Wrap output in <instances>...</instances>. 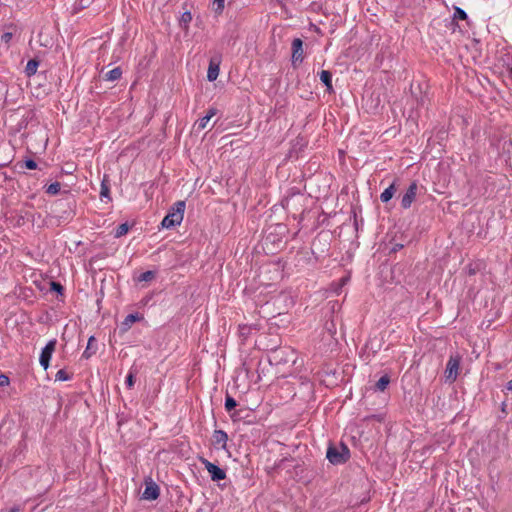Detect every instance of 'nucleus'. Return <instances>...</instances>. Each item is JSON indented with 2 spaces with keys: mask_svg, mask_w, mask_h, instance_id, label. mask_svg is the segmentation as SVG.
Returning <instances> with one entry per match:
<instances>
[{
  "mask_svg": "<svg viewBox=\"0 0 512 512\" xmlns=\"http://www.w3.org/2000/svg\"><path fill=\"white\" fill-rule=\"evenodd\" d=\"M50 290L56 292L59 295H63L64 287L60 282L51 281L50 282Z\"/></svg>",
  "mask_w": 512,
  "mask_h": 512,
  "instance_id": "29",
  "label": "nucleus"
},
{
  "mask_svg": "<svg viewBox=\"0 0 512 512\" xmlns=\"http://www.w3.org/2000/svg\"><path fill=\"white\" fill-rule=\"evenodd\" d=\"M321 82L325 85L326 91L331 94L334 92L332 85V73L328 70H322L319 73Z\"/></svg>",
  "mask_w": 512,
  "mask_h": 512,
  "instance_id": "13",
  "label": "nucleus"
},
{
  "mask_svg": "<svg viewBox=\"0 0 512 512\" xmlns=\"http://www.w3.org/2000/svg\"><path fill=\"white\" fill-rule=\"evenodd\" d=\"M214 11L216 14H221L225 7V0H213Z\"/></svg>",
  "mask_w": 512,
  "mask_h": 512,
  "instance_id": "31",
  "label": "nucleus"
},
{
  "mask_svg": "<svg viewBox=\"0 0 512 512\" xmlns=\"http://www.w3.org/2000/svg\"><path fill=\"white\" fill-rule=\"evenodd\" d=\"M506 389L509 390V391H512V379L507 382Z\"/></svg>",
  "mask_w": 512,
  "mask_h": 512,
  "instance_id": "41",
  "label": "nucleus"
},
{
  "mask_svg": "<svg viewBox=\"0 0 512 512\" xmlns=\"http://www.w3.org/2000/svg\"><path fill=\"white\" fill-rule=\"evenodd\" d=\"M403 247L402 244H395V246L392 248V252H396L398 251L399 249H401Z\"/></svg>",
  "mask_w": 512,
  "mask_h": 512,
  "instance_id": "40",
  "label": "nucleus"
},
{
  "mask_svg": "<svg viewBox=\"0 0 512 512\" xmlns=\"http://www.w3.org/2000/svg\"><path fill=\"white\" fill-rule=\"evenodd\" d=\"M7 92H8L7 84L0 81V106H2V107H4V105H5Z\"/></svg>",
  "mask_w": 512,
  "mask_h": 512,
  "instance_id": "27",
  "label": "nucleus"
},
{
  "mask_svg": "<svg viewBox=\"0 0 512 512\" xmlns=\"http://www.w3.org/2000/svg\"><path fill=\"white\" fill-rule=\"evenodd\" d=\"M326 458L333 465L344 464L350 459V450L343 442H340L338 446L330 444L327 448Z\"/></svg>",
  "mask_w": 512,
  "mask_h": 512,
  "instance_id": "2",
  "label": "nucleus"
},
{
  "mask_svg": "<svg viewBox=\"0 0 512 512\" xmlns=\"http://www.w3.org/2000/svg\"><path fill=\"white\" fill-rule=\"evenodd\" d=\"M325 329L329 332L331 336L336 333V325L333 321L326 322Z\"/></svg>",
  "mask_w": 512,
  "mask_h": 512,
  "instance_id": "36",
  "label": "nucleus"
},
{
  "mask_svg": "<svg viewBox=\"0 0 512 512\" xmlns=\"http://www.w3.org/2000/svg\"><path fill=\"white\" fill-rule=\"evenodd\" d=\"M129 229L130 225L127 222L120 224L114 231V237L120 238L124 236L125 234L128 233Z\"/></svg>",
  "mask_w": 512,
  "mask_h": 512,
  "instance_id": "21",
  "label": "nucleus"
},
{
  "mask_svg": "<svg viewBox=\"0 0 512 512\" xmlns=\"http://www.w3.org/2000/svg\"><path fill=\"white\" fill-rule=\"evenodd\" d=\"M55 206L58 210H61L63 214L67 213V211L71 213L73 207L75 206V200L70 197L67 199H61L55 203Z\"/></svg>",
  "mask_w": 512,
  "mask_h": 512,
  "instance_id": "12",
  "label": "nucleus"
},
{
  "mask_svg": "<svg viewBox=\"0 0 512 512\" xmlns=\"http://www.w3.org/2000/svg\"><path fill=\"white\" fill-rule=\"evenodd\" d=\"M191 20H192L191 12H189V11L184 12L181 15V18H180V21H179L180 26L185 28V29H187L189 23L191 22Z\"/></svg>",
  "mask_w": 512,
  "mask_h": 512,
  "instance_id": "26",
  "label": "nucleus"
},
{
  "mask_svg": "<svg viewBox=\"0 0 512 512\" xmlns=\"http://www.w3.org/2000/svg\"><path fill=\"white\" fill-rule=\"evenodd\" d=\"M219 75V64L215 63L213 60L210 61L208 71H207V79L212 82L217 79Z\"/></svg>",
  "mask_w": 512,
  "mask_h": 512,
  "instance_id": "16",
  "label": "nucleus"
},
{
  "mask_svg": "<svg viewBox=\"0 0 512 512\" xmlns=\"http://www.w3.org/2000/svg\"><path fill=\"white\" fill-rule=\"evenodd\" d=\"M27 449V444L24 439L19 441L18 445L15 447L12 457L15 459L18 455L22 454Z\"/></svg>",
  "mask_w": 512,
  "mask_h": 512,
  "instance_id": "25",
  "label": "nucleus"
},
{
  "mask_svg": "<svg viewBox=\"0 0 512 512\" xmlns=\"http://www.w3.org/2000/svg\"><path fill=\"white\" fill-rule=\"evenodd\" d=\"M250 332H251V326H248L246 324L239 325V334H240V337L243 338V340H246L248 338V336L250 335Z\"/></svg>",
  "mask_w": 512,
  "mask_h": 512,
  "instance_id": "30",
  "label": "nucleus"
},
{
  "mask_svg": "<svg viewBox=\"0 0 512 512\" xmlns=\"http://www.w3.org/2000/svg\"><path fill=\"white\" fill-rule=\"evenodd\" d=\"M199 461L204 465L205 469L210 474L212 481L218 482L226 478V471L220 468L218 465L208 461L204 457H200Z\"/></svg>",
  "mask_w": 512,
  "mask_h": 512,
  "instance_id": "4",
  "label": "nucleus"
},
{
  "mask_svg": "<svg viewBox=\"0 0 512 512\" xmlns=\"http://www.w3.org/2000/svg\"><path fill=\"white\" fill-rule=\"evenodd\" d=\"M467 17H468L467 13L463 9H461L459 7L455 8V12H454L455 19L465 20V19H467Z\"/></svg>",
  "mask_w": 512,
  "mask_h": 512,
  "instance_id": "33",
  "label": "nucleus"
},
{
  "mask_svg": "<svg viewBox=\"0 0 512 512\" xmlns=\"http://www.w3.org/2000/svg\"><path fill=\"white\" fill-rule=\"evenodd\" d=\"M217 113V109L216 108H210L206 114V116L211 119L213 116H215Z\"/></svg>",
  "mask_w": 512,
  "mask_h": 512,
  "instance_id": "39",
  "label": "nucleus"
},
{
  "mask_svg": "<svg viewBox=\"0 0 512 512\" xmlns=\"http://www.w3.org/2000/svg\"><path fill=\"white\" fill-rule=\"evenodd\" d=\"M9 512H19V509L17 507H13L9 510Z\"/></svg>",
  "mask_w": 512,
  "mask_h": 512,
  "instance_id": "42",
  "label": "nucleus"
},
{
  "mask_svg": "<svg viewBox=\"0 0 512 512\" xmlns=\"http://www.w3.org/2000/svg\"><path fill=\"white\" fill-rule=\"evenodd\" d=\"M396 190H397V189H396V187H395V184H394V183H392L388 188H386V189L381 193V195H380V200H381L383 203H387V202H389V201L393 198V196H394V194H395Z\"/></svg>",
  "mask_w": 512,
  "mask_h": 512,
  "instance_id": "17",
  "label": "nucleus"
},
{
  "mask_svg": "<svg viewBox=\"0 0 512 512\" xmlns=\"http://www.w3.org/2000/svg\"><path fill=\"white\" fill-rule=\"evenodd\" d=\"M390 383V377L385 374L376 382L375 390L383 392Z\"/></svg>",
  "mask_w": 512,
  "mask_h": 512,
  "instance_id": "20",
  "label": "nucleus"
},
{
  "mask_svg": "<svg viewBox=\"0 0 512 512\" xmlns=\"http://www.w3.org/2000/svg\"><path fill=\"white\" fill-rule=\"evenodd\" d=\"M155 277H156V273L154 271L149 270V271L141 273L137 277V281L138 282H149V281H152Z\"/></svg>",
  "mask_w": 512,
  "mask_h": 512,
  "instance_id": "23",
  "label": "nucleus"
},
{
  "mask_svg": "<svg viewBox=\"0 0 512 512\" xmlns=\"http://www.w3.org/2000/svg\"><path fill=\"white\" fill-rule=\"evenodd\" d=\"M185 206V201L182 200L174 203L173 206L169 209L167 215L163 218L161 227L165 229H171L180 225L183 221Z\"/></svg>",
  "mask_w": 512,
  "mask_h": 512,
  "instance_id": "1",
  "label": "nucleus"
},
{
  "mask_svg": "<svg viewBox=\"0 0 512 512\" xmlns=\"http://www.w3.org/2000/svg\"><path fill=\"white\" fill-rule=\"evenodd\" d=\"M511 73H512V67H511Z\"/></svg>",
  "mask_w": 512,
  "mask_h": 512,
  "instance_id": "44",
  "label": "nucleus"
},
{
  "mask_svg": "<svg viewBox=\"0 0 512 512\" xmlns=\"http://www.w3.org/2000/svg\"><path fill=\"white\" fill-rule=\"evenodd\" d=\"M56 345H57V340L52 339L47 342V344L41 351V354L39 357V362H40V365L44 368V370H47L50 365V360H51L52 354L54 353V351L56 349Z\"/></svg>",
  "mask_w": 512,
  "mask_h": 512,
  "instance_id": "5",
  "label": "nucleus"
},
{
  "mask_svg": "<svg viewBox=\"0 0 512 512\" xmlns=\"http://www.w3.org/2000/svg\"><path fill=\"white\" fill-rule=\"evenodd\" d=\"M12 37H13V34L11 32H4L0 36V42L1 43H5L6 44V48H8L9 47V43H10Z\"/></svg>",
  "mask_w": 512,
  "mask_h": 512,
  "instance_id": "34",
  "label": "nucleus"
},
{
  "mask_svg": "<svg viewBox=\"0 0 512 512\" xmlns=\"http://www.w3.org/2000/svg\"><path fill=\"white\" fill-rule=\"evenodd\" d=\"M60 189H61V185L59 182H54V183H51L47 188H46V193L50 194V195H56L60 192Z\"/></svg>",
  "mask_w": 512,
  "mask_h": 512,
  "instance_id": "28",
  "label": "nucleus"
},
{
  "mask_svg": "<svg viewBox=\"0 0 512 512\" xmlns=\"http://www.w3.org/2000/svg\"><path fill=\"white\" fill-rule=\"evenodd\" d=\"M55 378L58 381H68L71 379V375H69L64 369H60L56 373Z\"/></svg>",
  "mask_w": 512,
  "mask_h": 512,
  "instance_id": "32",
  "label": "nucleus"
},
{
  "mask_svg": "<svg viewBox=\"0 0 512 512\" xmlns=\"http://www.w3.org/2000/svg\"><path fill=\"white\" fill-rule=\"evenodd\" d=\"M143 319V315L138 312L128 314L119 326V334H125L135 322H139Z\"/></svg>",
  "mask_w": 512,
  "mask_h": 512,
  "instance_id": "10",
  "label": "nucleus"
},
{
  "mask_svg": "<svg viewBox=\"0 0 512 512\" xmlns=\"http://www.w3.org/2000/svg\"><path fill=\"white\" fill-rule=\"evenodd\" d=\"M417 190H418V185H417L416 181H413L407 188L405 194L402 196L401 207L403 209H408L411 207L413 201L416 198Z\"/></svg>",
  "mask_w": 512,
  "mask_h": 512,
  "instance_id": "8",
  "label": "nucleus"
},
{
  "mask_svg": "<svg viewBox=\"0 0 512 512\" xmlns=\"http://www.w3.org/2000/svg\"><path fill=\"white\" fill-rule=\"evenodd\" d=\"M136 374H137V371L131 369L129 371L128 375L126 376L125 384H126L128 389H132L133 388V386L135 384V380H136Z\"/></svg>",
  "mask_w": 512,
  "mask_h": 512,
  "instance_id": "24",
  "label": "nucleus"
},
{
  "mask_svg": "<svg viewBox=\"0 0 512 512\" xmlns=\"http://www.w3.org/2000/svg\"><path fill=\"white\" fill-rule=\"evenodd\" d=\"M209 121L210 119L205 115L196 122L197 128L199 130L205 129Z\"/></svg>",
  "mask_w": 512,
  "mask_h": 512,
  "instance_id": "35",
  "label": "nucleus"
},
{
  "mask_svg": "<svg viewBox=\"0 0 512 512\" xmlns=\"http://www.w3.org/2000/svg\"><path fill=\"white\" fill-rule=\"evenodd\" d=\"M303 59V41L300 38H295L292 41V65L295 67L296 63H302Z\"/></svg>",
  "mask_w": 512,
  "mask_h": 512,
  "instance_id": "9",
  "label": "nucleus"
},
{
  "mask_svg": "<svg viewBox=\"0 0 512 512\" xmlns=\"http://www.w3.org/2000/svg\"><path fill=\"white\" fill-rule=\"evenodd\" d=\"M295 362V352L289 347L274 349L269 354V363L272 365H285Z\"/></svg>",
  "mask_w": 512,
  "mask_h": 512,
  "instance_id": "3",
  "label": "nucleus"
},
{
  "mask_svg": "<svg viewBox=\"0 0 512 512\" xmlns=\"http://www.w3.org/2000/svg\"><path fill=\"white\" fill-rule=\"evenodd\" d=\"M24 165H25V167H26L27 169H29V170H34V169H36V168H37V163H36V161H35V160H33V159H30V158H28V159H26V160L24 161Z\"/></svg>",
  "mask_w": 512,
  "mask_h": 512,
  "instance_id": "37",
  "label": "nucleus"
},
{
  "mask_svg": "<svg viewBox=\"0 0 512 512\" xmlns=\"http://www.w3.org/2000/svg\"><path fill=\"white\" fill-rule=\"evenodd\" d=\"M97 346H96V339L94 336H91L88 339L87 347L85 351L82 354V357L85 359H89L92 355L96 353Z\"/></svg>",
  "mask_w": 512,
  "mask_h": 512,
  "instance_id": "15",
  "label": "nucleus"
},
{
  "mask_svg": "<svg viewBox=\"0 0 512 512\" xmlns=\"http://www.w3.org/2000/svg\"><path fill=\"white\" fill-rule=\"evenodd\" d=\"M100 198L101 200L106 199V202H110L112 200L110 196V186L107 175L104 176L101 182Z\"/></svg>",
  "mask_w": 512,
  "mask_h": 512,
  "instance_id": "14",
  "label": "nucleus"
},
{
  "mask_svg": "<svg viewBox=\"0 0 512 512\" xmlns=\"http://www.w3.org/2000/svg\"><path fill=\"white\" fill-rule=\"evenodd\" d=\"M460 360L461 358L459 356H451L449 358L445 369V377L447 381L452 383L456 380L460 367Z\"/></svg>",
  "mask_w": 512,
  "mask_h": 512,
  "instance_id": "6",
  "label": "nucleus"
},
{
  "mask_svg": "<svg viewBox=\"0 0 512 512\" xmlns=\"http://www.w3.org/2000/svg\"><path fill=\"white\" fill-rule=\"evenodd\" d=\"M122 76V70L120 67H115L114 69L108 71L105 76H104V79L105 80H108V81H116L118 79H120Z\"/></svg>",
  "mask_w": 512,
  "mask_h": 512,
  "instance_id": "19",
  "label": "nucleus"
},
{
  "mask_svg": "<svg viewBox=\"0 0 512 512\" xmlns=\"http://www.w3.org/2000/svg\"><path fill=\"white\" fill-rule=\"evenodd\" d=\"M237 405H238L237 401L229 394H226L225 403H224L226 411L231 412L232 410H234L237 407Z\"/></svg>",
  "mask_w": 512,
  "mask_h": 512,
  "instance_id": "22",
  "label": "nucleus"
},
{
  "mask_svg": "<svg viewBox=\"0 0 512 512\" xmlns=\"http://www.w3.org/2000/svg\"><path fill=\"white\" fill-rule=\"evenodd\" d=\"M227 440H228V435L225 431L215 430L213 432L212 443L217 448L226 450L227 449Z\"/></svg>",
  "mask_w": 512,
  "mask_h": 512,
  "instance_id": "11",
  "label": "nucleus"
},
{
  "mask_svg": "<svg viewBox=\"0 0 512 512\" xmlns=\"http://www.w3.org/2000/svg\"><path fill=\"white\" fill-rule=\"evenodd\" d=\"M10 384V379L5 374H0V387H5Z\"/></svg>",
  "mask_w": 512,
  "mask_h": 512,
  "instance_id": "38",
  "label": "nucleus"
},
{
  "mask_svg": "<svg viewBox=\"0 0 512 512\" xmlns=\"http://www.w3.org/2000/svg\"><path fill=\"white\" fill-rule=\"evenodd\" d=\"M160 495L159 486L151 479L148 478L145 480V489L142 493V499L144 500H156Z\"/></svg>",
  "mask_w": 512,
  "mask_h": 512,
  "instance_id": "7",
  "label": "nucleus"
},
{
  "mask_svg": "<svg viewBox=\"0 0 512 512\" xmlns=\"http://www.w3.org/2000/svg\"><path fill=\"white\" fill-rule=\"evenodd\" d=\"M39 64H40V61L37 60L36 58L30 59L25 68L26 75L28 77H31L32 75H34L37 71Z\"/></svg>",
  "mask_w": 512,
  "mask_h": 512,
  "instance_id": "18",
  "label": "nucleus"
},
{
  "mask_svg": "<svg viewBox=\"0 0 512 512\" xmlns=\"http://www.w3.org/2000/svg\"><path fill=\"white\" fill-rule=\"evenodd\" d=\"M232 417H239V413L238 412H234V414H232Z\"/></svg>",
  "mask_w": 512,
  "mask_h": 512,
  "instance_id": "43",
  "label": "nucleus"
}]
</instances>
